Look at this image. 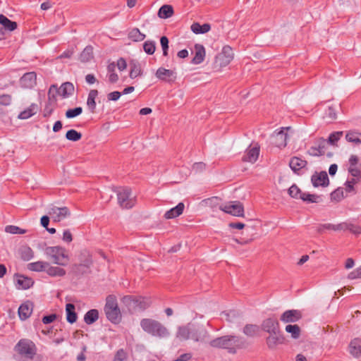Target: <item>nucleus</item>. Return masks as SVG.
Segmentation results:
<instances>
[{
	"label": "nucleus",
	"mask_w": 361,
	"mask_h": 361,
	"mask_svg": "<svg viewBox=\"0 0 361 361\" xmlns=\"http://www.w3.org/2000/svg\"><path fill=\"white\" fill-rule=\"evenodd\" d=\"M176 337L181 341L190 338V324L186 326H179Z\"/></svg>",
	"instance_id": "72a5a7b5"
},
{
	"label": "nucleus",
	"mask_w": 361,
	"mask_h": 361,
	"mask_svg": "<svg viewBox=\"0 0 361 361\" xmlns=\"http://www.w3.org/2000/svg\"><path fill=\"white\" fill-rule=\"evenodd\" d=\"M284 342V337L281 331L276 332V334H269L266 338V343L268 348L271 350L275 349L276 347Z\"/></svg>",
	"instance_id": "412c9836"
},
{
	"label": "nucleus",
	"mask_w": 361,
	"mask_h": 361,
	"mask_svg": "<svg viewBox=\"0 0 361 361\" xmlns=\"http://www.w3.org/2000/svg\"><path fill=\"white\" fill-rule=\"evenodd\" d=\"M11 102V96L9 94H1L0 95V104L4 106H8Z\"/></svg>",
	"instance_id": "338daca9"
},
{
	"label": "nucleus",
	"mask_w": 361,
	"mask_h": 361,
	"mask_svg": "<svg viewBox=\"0 0 361 361\" xmlns=\"http://www.w3.org/2000/svg\"><path fill=\"white\" fill-rule=\"evenodd\" d=\"M5 231L12 234H24L26 233V230L13 225L6 226Z\"/></svg>",
	"instance_id": "13d9d810"
},
{
	"label": "nucleus",
	"mask_w": 361,
	"mask_h": 361,
	"mask_svg": "<svg viewBox=\"0 0 361 361\" xmlns=\"http://www.w3.org/2000/svg\"><path fill=\"white\" fill-rule=\"evenodd\" d=\"M169 41L166 36L161 37L160 44H161V49L163 51V56H168V55H169V53H168L169 48Z\"/></svg>",
	"instance_id": "bf43d9fd"
},
{
	"label": "nucleus",
	"mask_w": 361,
	"mask_h": 361,
	"mask_svg": "<svg viewBox=\"0 0 361 361\" xmlns=\"http://www.w3.org/2000/svg\"><path fill=\"white\" fill-rule=\"evenodd\" d=\"M150 305V301L149 299L142 297H136L135 305L134 309L139 308L140 310H145Z\"/></svg>",
	"instance_id": "49530a36"
},
{
	"label": "nucleus",
	"mask_w": 361,
	"mask_h": 361,
	"mask_svg": "<svg viewBox=\"0 0 361 361\" xmlns=\"http://www.w3.org/2000/svg\"><path fill=\"white\" fill-rule=\"evenodd\" d=\"M99 319V311L92 309L87 311L84 316V322L90 325L94 323Z\"/></svg>",
	"instance_id": "c9c22d12"
},
{
	"label": "nucleus",
	"mask_w": 361,
	"mask_h": 361,
	"mask_svg": "<svg viewBox=\"0 0 361 361\" xmlns=\"http://www.w3.org/2000/svg\"><path fill=\"white\" fill-rule=\"evenodd\" d=\"M184 208H185L184 204L183 202H180L176 207L168 210L164 214V217L166 219H173L177 216H179L180 214H183Z\"/></svg>",
	"instance_id": "bb28decb"
},
{
	"label": "nucleus",
	"mask_w": 361,
	"mask_h": 361,
	"mask_svg": "<svg viewBox=\"0 0 361 361\" xmlns=\"http://www.w3.org/2000/svg\"><path fill=\"white\" fill-rule=\"evenodd\" d=\"M104 312L106 318L114 324H118L121 319V314L118 306L115 295H109L106 298Z\"/></svg>",
	"instance_id": "7ed1b4c3"
},
{
	"label": "nucleus",
	"mask_w": 361,
	"mask_h": 361,
	"mask_svg": "<svg viewBox=\"0 0 361 361\" xmlns=\"http://www.w3.org/2000/svg\"><path fill=\"white\" fill-rule=\"evenodd\" d=\"M98 90H91L89 92L87 99V106L88 109L92 114H94L96 112V102L95 99L98 96Z\"/></svg>",
	"instance_id": "cd10ccee"
},
{
	"label": "nucleus",
	"mask_w": 361,
	"mask_h": 361,
	"mask_svg": "<svg viewBox=\"0 0 361 361\" xmlns=\"http://www.w3.org/2000/svg\"><path fill=\"white\" fill-rule=\"evenodd\" d=\"M245 341L243 337L235 335H225L209 342V345L214 348L224 349L230 354H235L238 350L245 347Z\"/></svg>",
	"instance_id": "f257e3e1"
},
{
	"label": "nucleus",
	"mask_w": 361,
	"mask_h": 361,
	"mask_svg": "<svg viewBox=\"0 0 361 361\" xmlns=\"http://www.w3.org/2000/svg\"><path fill=\"white\" fill-rule=\"evenodd\" d=\"M345 139L349 142L355 144L361 143V133L355 130H350L345 135Z\"/></svg>",
	"instance_id": "58836bf2"
},
{
	"label": "nucleus",
	"mask_w": 361,
	"mask_h": 361,
	"mask_svg": "<svg viewBox=\"0 0 361 361\" xmlns=\"http://www.w3.org/2000/svg\"><path fill=\"white\" fill-rule=\"evenodd\" d=\"M15 276L17 277L16 288L18 289L26 290L34 284V281L31 278L18 274H16Z\"/></svg>",
	"instance_id": "b1692460"
},
{
	"label": "nucleus",
	"mask_w": 361,
	"mask_h": 361,
	"mask_svg": "<svg viewBox=\"0 0 361 361\" xmlns=\"http://www.w3.org/2000/svg\"><path fill=\"white\" fill-rule=\"evenodd\" d=\"M46 272L48 275L52 277L63 276L66 274L65 269L59 267H51L49 265L47 267Z\"/></svg>",
	"instance_id": "37998d69"
},
{
	"label": "nucleus",
	"mask_w": 361,
	"mask_h": 361,
	"mask_svg": "<svg viewBox=\"0 0 361 361\" xmlns=\"http://www.w3.org/2000/svg\"><path fill=\"white\" fill-rule=\"evenodd\" d=\"M93 58V47L87 46L80 55V61L85 63L90 61Z\"/></svg>",
	"instance_id": "a19ab883"
},
{
	"label": "nucleus",
	"mask_w": 361,
	"mask_h": 361,
	"mask_svg": "<svg viewBox=\"0 0 361 361\" xmlns=\"http://www.w3.org/2000/svg\"><path fill=\"white\" fill-rule=\"evenodd\" d=\"M173 14V8L171 5H163L158 11V16L160 18H168Z\"/></svg>",
	"instance_id": "4c0bfd02"
},
{
	"label": "nucleus",
	"mask_w": 361,
	"mask_h": 361,
	"mask_svg": "<svg viewBox=\"0 0 361 361\" xmlns=\"http://www.w3.org/2000/svg\"><path fill=\"white\" fill-rule=\"evenodd\" d=\"M334 224H319L317 228V231L318 233H323L324 232V230L334 231Z\"/></svg>",
	"instance_id": "e2e57ef3"
},
{
	"label": "nucleus",
	"mask_w": 361,
	"mask_h": 361,
	"mask_svg": "<svg viewBox=\"0 0 361 361\" xmlns=\"http://www.w3.org/2000/svg\"><path fill=\"white\" fill-rule=\"evenodd\" d=\"M208 332L203 326L190 324V338L195 341H202L207 336Z\"/></svg>",
	"instance_id": "2eb2a0df"
},
{
	"label": "nucleus",
	"mask_w": 361,
	"mask_h": 361,
	"mask_svg": "<svg viewBox=\"0 0 361 361\" xmlns=\"http://www.w3.org/2000/svg\"><path fill=\"white\" fill-rule=\"evenodd\" d=\"M234 54L232 48L228 46H224L220 53H219L214 60V68L217 71L222 67L228 66L233 59Z\"/></svg>",
	"instance_id": "39448f33"
},
{
	"label": "nucleus",
	"mask_w": 361,
	"mask_h": 361,
	"mask_svg": "<svg viewBox=\"0 0 361 361\" xmlns=\"http://www.w3.org/2000/svg\"><path fill=\"white\" fill-rule=\"evenodd\" d=\"M303 192L297 186V185H292L288 189V195L295 199H300Z\"/></svg>",
	"instance_id": "3c124183"
},
{
	"label": "nucleus",
	"mask_w": 361,
	"mask_h": 361,
	"mask_svg": "<svg viewBox=\"0 0 361 361\" xmlns=\"http://www.w3.org/2000/svg\"><path fill=\"white\" fill-rule=\"evenodd\" d=\"M307 161L298 157H293L289 161V166L291 170L297 175H302L304 172L302 169L306 168Z\"/></svg>",
	"instance_id": "dca6fc26"
},
{
	"label": "nucleus",
	"mask_w": 361,
	"mask_h": 361,
	"mask_svg": "<svg viewBox=\"0 0 361 361\" xmlns=\"http://www.w3.org/2000/svg\"><path fill=\"white\" fill-rule=\"evenodd\" d=\"M221 199L218 197H212L203 200V202L212 209L219 208Z\"/></svg>",
	"instance_id": "5fc2aeb1"
},
{
	"label": "nucleus",
	"mask_w": 361,
	"mask_h": 361,
	"mask_svg": "<svg viewBox=\"0 0 361 361\" xmlns=\"http://www.w3.org/2000/svg\"><path fill=\"white\" fill-rule=\"evenodd\" d=\"M300 200L307 203H317L320 202L321 198L320 196L315 194L303 192Z\"/></svg>",
	"instance_id": "a18cd8bd"
},
{
	"label": "nucleus",
	"mask_w": 361,
	"mask_h": 361,
	"mask_svg": "<svg viewBox=\"0 0 361 361\" xmlns=\"http://www.w3.org/2000/svg\"><path fill=\"white\" fill-rule=\"evenodd\" d=\"M357 155L352 154L349 159L348 173L355 178H361V163Z\"/></svg>",
	"instance_id": "9d476101"
},
{
	"label": "nucleus",
	"mask_w": 361,
	"mask_h": 361,
	"mask_svg": "<svg viewBox=\"0 0 361 361\" xmlns=\"http://www.w3.org/2000/svg\"><path fill=\"white\" fill-rule=\"evenodd\" d=\"M70 211L67 207H58L51 206L48 211V214L54 221H61L70 215Z\"/></svg>",
	"instance_id": "1a4fd4ad"
},
{
	"label": "nucleus",
	"mask_w": 361,
	"mask_h": 361,
	"mask_svg": "<svg viewBox=\"0 0 361 361\" xmlns=\"http://www.w3.org/2000/svg\"><path fill=\"white\" fill-rule=\"evenodd\" d=\"M342 135L343 132H334L331 133L329 136L326 143L328 142L333 145H336V142L340 140Z\"/></svg>",
	"instance_id": "052dcab7"
},
{
	"label": "nucleus",
	"mask_w": 361,
	"mask_h": 361,
	"mask_svg": "<svg viewBox=\"0 0 361 361\" xmlns=\"http://www.w3.org/2000/svg\"><path fill=\"white\" fill-rule=\"evenodd\" d=\"M37 105L32 104L27 109L21 111L18 115L20 119H27L36 114Z\"/></svg>",
	"instance_id": "79ce46f5"
},
{
	"label": "nucleus",
	"mask_w": 361,
	"mask_h": 361,
	"mask_svg": "<svg viewBox=\"0 0 361 361\" xmlns=\"http://www.w3.org/2000/svg\"><path fill=\"white\" fill-rule=\"evenodd\" d=\"M271 138L273 144L279 148L285 147L287 145L288 134L284 132L283 129L275 132Z\"/></svg>",
	"instance_id": "4be33fe9"
},
{
	"label": "nucleus",
	"mask_w": 361,
	"mask_h": 361,
	"mask_svg": "<svg viewBox=\"0 0 361 361\" xmlns=\"http://www.w3.org/2000/svg\"><path fill=\"white\" fill-rule=\"evenodd\" d=\"M20 84L23 88H32L37 84V74L35 72L25 73L20 79Z\"/></svg>",
	"instance_id": "6ab92c4d"
},
{
	"label": "nucleus",
	"mask_w": 361,
	"mask_h": 361,
	"mask_svg": "<svg viewBox=\"0 0 361 361\" xmlns=\"http://www.w3.org/2000/svg\"><path fill=\"white\" fill-rule=\"evenodd\" d=\"M259 330V326L256 324H246L243 330V332L247 336H255Z\"/></svg>",
	"instance_id": "c03bdc74"
},
{
	"label": "nucleus",
	"mask_w": 361,
	"mask_h": 361,
	"mask_svg": "<svg viewBox=\"0 0 361 361\" xmlns=\"http://www.w3.org/2000/svg\"><path fill=\"white\" fill-rule=\"evenodd\" d=\"M285 329L295 339L298 338L300 336V328L297 324H288Z\"/></svg>",
	"instance_id": "de8ad7c7"
},
{
	"label": "nucleus",
	"mask_w": 361,
	"mask_h": 361,
	"mask_svg": "<svg viewBox=\"0 0 361 361\" xmlns=\"http://www.w3.org/2000/svg\"><path fill=\"white\" fill-rule=\"evenodd\" d=\"M219 209L235 216H244V207L240 201L228 202L225 205L219 206Z\"/></svg>",
	"instance_id": "6e6552de"
},
{
	"label": "nucleus",
	"mask_w": 361,
	"mask_h": 361,
	"mask_svg": "<svg viewBox=\"0 0 361 361\" xmlns=\"http://www.w3.org/2000/svg\"><path fill=\"white\" fill-rule=\"evenodd\" d=\"M75 305L72 303H67L66 305V319L70 324H73L78 319L77 313L75 311Z\"/></svg>",
	"instance_id": "2f4dec72"
},
{
	"label": "nucleus",
	"mask_w": 361,
	"mask_h": 361,
	"mask_svg": "<svg viewBox=\"0 0 361 361\" xmlns=\"http://www.w3.org/2000/svg\"><path fill=\"white\" fill-rule=\"evenodd\" d=\"M82 112V108L80 106H78L74 109H69L66 111V117L67 118H73L80 115Z\"/></svg>",
	"instance_id": "4d7b16f0"
},
{
	"label": "nucleus",
	"mask_w": 361,
	"mask_h": 361,
	"mask_svg": "<svg viewBox=\"0 0 361 361\" xmlns=\"http://www.w3.org/2000/svg\"><path fill=\"white\" fill-rule=\"evenodd\" d=\"M59 95L63 98H68L72 96L75 91L74 85L72 82H63L60 87H58Z\"/></svg>",
	"instance_id": "393cba45"
},
{
	"label": "nucleus",
	"mask_w": 361,
	"mask_h": 361,
	"mask_svg": "<svg viewBox=\"0 0 361 361\" xmlns=\"http://www.w3.org/2000/svg\"><path fill=\"white\" fill-rule=\"evenodd\" d=\"M195 54L191 62L193 64H200L204 60L205 49L203 45L200 44H196L195 45Z\"/></svg>",
	"instance_id": "a878e982"
},
{
	"label": "nucleus",
	"mask_w": 361,
	"mask_h": 361,
	"mask_svg": "<svg viewBox=\"0 0 361 361\" xmlns=\"http://www.w3.org/2000/svg\"><path fill=\"white\" fill-rule=\"evenodd\" d=\"M92 264V258L90 256H88L83 263L73 265L72 267V271L76 276L87 274L90 272L89 269Z\"/></svg>",
	"instance_id": "aec40b11"
},
{
	"label": "nucleus",
	"mask_w": 361,
	"mask_h": 361,
	"mask_svg": "<svg viewBox=\"0 0 361 361\" xmlns=\"http://www.w3.org/2000/svg\"><path fill=\"white\" fill-rule=\"evenodd\" d=\"M348 231H349L350 233L359 235L361 233V228L357 224H353L351 223H348Z\"/></svg>",
	"instance_id": "69168bd1"
},
{
	"label": "nucleus",
	"mask_w": 361,
	"mask_h": 361,
	"mask_svg": "<svg viewBox=\"0 0 361 361\" xmlns=\"http://www.w3.org/2000/svg\"><path fill=\"white\" fill-rule=\"evenodd\" d=\"M45 254L53 259L54 263L60 266H66L69 261L66 250L61 246L47 247Z\"/></svg>",
	"instance_id": "20e7f679"
},
{
	"label": "nucleus",
	"mask_w": 361,
	"mask_h": 361,
	"mask_svg": "<svg viewBox=\"0 0 361 361\" xmlns=\"http://www.w3.org/2000/svg\"><path fill=\"white\" fill-rule=\"evenodd\" d=\"M49 267V263L46 262L38 261L32 262L27 264V269L32 271H46L47 267Z\"/></svg>",
	"instance_id": "e433bc0d"
},
{
	"label": "nucleus",
	"mask_w": 361,
	"mask_h": 361,
	"mask_svg": "<svg viewBox=\"0 0 361 361\" xmlns=\"http://www.w3.org/2000/svg\"><path fill=\"white\" fill-rule=\"evenodd\" d=\"M143 49L145 52L149 55H152L156 50V44L154 41L148 40L143 44Z\"/></svg>",
	"instance_id": "603ef678"
},
{
	"label": "nucleus",
	"mask_w": 361,
	"mask_h": 361,
	"mask_svg": "<svg viewBox=\"0 0 361 361\" xmlns=\"http://www.w3.org/2000/svg\"><path fill=\"white\" fill-rule=\"evenodd\" d=\"M302 317V312L298 310H289L285 311L280 319L284 323H294L299 321Z\"/></svg>",
	"instance_id": "f3484780"
},
{
	"label": "nucleus",
	"mask_w": 361,
	"mask_h": 361,
	"mask_svg": "<svg viewBox=\"0 0 361 361\" xmlns=\"http://www.w3.org/2000/svg\"><path fill=\"white\" fill-rule=\"evenodd\" d=\"M33 303L30 300H27L18 308V316L21 320H25L29 318L32 312Z\"/></svg>",
	"instance_id": "5701e85b"
},
{
	"label": "nucleus",
	"mask_w": 361,
	"mask_h": 361,
	"mask_svg": "<svg viewBox=\"0 0 361 361\" xmlns=\"http://www.w3.org/2000/svg\"><path fill=\"white\" fill-rule=\"evenodd\" d=\"M20 257L25 261H29L34 257V252L30 247H24L20 249Z\"/></svg>",
	"instance_id": "8fccbe9b"
},
{
	"label": "nucleus",
	"mask_w": 361,
	"mask_h": 361,
	"mask_svg": "<svg viewBox=\"0 0 361 361\" xmlns=\"http://www.w3.org/2000/svg\"><path fill=\"white\" fill-rule=\"evenodd\" d=\"M118 202L124 209H130L135 204V197H132L131 189L128 187H121L116 190Z\"/></svg>",
	"instance_id": "423d86ee"
},
{
	"label": "nucleus",
	"mask_w": 361,
	"mask_h": 361,
	"mask_svg": "<svg viewBox=\"0 0 361 361\" xmlns=\"http://www.w3.org/2000/svg\"><path fill=\"white\" fill-rule=\"evenodd\" d=\"M57 95H59V92L57 85L53 84L49 87L48 91V102L50 105H56Z\"/></svg>",
	"instance_id": "f704fd0d"
},
{
	"label": "nucleus",
	"mask_w": 361,
	"mask_h": 361,
	"mask_svg": "<svg viewBox=\"0 0 361 361\" xmlns=\"http://www.w3.org/2000/svg\"><path fill=\"white\" fill-rule=\"evenodd\" d=\"M0 24L3 26V28L9 32L15 30L18 27L16 22L11 20L3 14H0Z\"/></svg>",
	"instance_id": "7c9ffc66"
},
{
	"label": "nucleus",
	"mask_w": 361,
	"mask_h": 361,
	"mask_svg": "<svg viewBox=\"0 0 361 361\" xmlns=\"http://www.w3.org/2000/svg\"><path fill=\"white\" fill-rule=\"evenodd\" d=\"M155 75L158 79L167 82H173L176 79V73L174 71L163 67L157 70Z\"/></svg>",
	"instance_id": "f8f14e48"
},
{
	"label": "nucleus",
	"mask_w": 361,
	"mask_h": 361,
	"mask_svg": "<svg viewBox=\"0 0 361 361\" xmlns=\"http://www.w3.org/2000/svg\"><path fill=\"white\" fill-rule=\"evenodd\" d=\"M128 355L123 349H119L116 353L114 361H127Z\"/></svg>",
	"instance_id": "680f3d73"
},
{
	"label": "nucleus",
	"mask_w": 361,
	"mask_h": 361,
	"mask_svg": "<svg viewBox=\"0 0 361 361\" xmlns=\"http://www.w3.org/2000/svg\"><path fill=\"white\" fill-rule=\"evenodd\" d=\"M140 326L145 333L154 337L163 338L169 336L168 329L161 322L153 319H141Z\"/></svg>",
	"instance_id": "f03ea898"
},
{
	"label": "nucleus",
	"mask_w": 361,
	"mask_h": 361,
	"mask_svg": "<svg viewBox=\"0 0 361 361\" xmlns=\"http://www.w3.org/2000/svg\"><path fill=\"white\" fill-rule=\"evenodd\" d=\"M66 138L70 141L77 142L82 138V134L74 129H71L66 132Z\"/></svg>",
	"instance_id": "09e8293b"
},
{
	"label": "nucleus",
	"mask_w": 361,
	"mask_h": 361,
	"mask_svg": "<svg viewBox=\"0 0 361 361\" xmlns=\"http://www.w3.org/2000/svg\"><path fill=\"white\" fill-rule=\"evenodd\" d=\"M190 29L195 34H204L210 30L211 25L209 23L200 25L199 23H193L191 25Z\"/></svg>",
	"instance_id": "473e14b6"
},
{
	"label": "nucleus",
	"mask_w": 361,
	"mask_h": 361,
	"mask_svg": "<svg viewBox=\"0 0 361 361\" xmlns=\"http://www.w3.org/2000/svg\"><path fill=\"white\" fill-rule=\"evenodd\" d=\"M146 35L142 33L137 27L133 28L128 33V38L134 42H141L145 39Z\"/></svg>",
	"instance_id": "ea45409f"
},
{
	"label": "nucleus",
	"mask_w": 361,
	"mask_h": 361,
	"mask_svg": "<svg viewBox=\"0 0 361 361\" xmlns=\"http://www.w3.org/2000/svg\"><path fill=\"white\" fill-rule=\"evenodd\" d=\"M311 182L314 187H326L329 184V179L327 173L322 171L319 173L315 172L311 177Z\"/></svg>",
	"instance_id": "9b49d317"
},
{
	"label": "nucleus",
	"mask_w": 361,
	"mask_h": 361,
	"mask_svg": "<svg viewBox=\"0 0 361 361\" xmlns=\"http://www.w3.org/2000/svg\"><path fill=\"white\" fill-rule=\"evenodd\" d=\"M330 196L332 201L340 202L344 197L343 188H338L331 193Z\"/></svg>",
	"instance_id": "864d4df0"
},
{
	"label": "nucleus",
	"mask_w": 361,
	"mask_h": 361,
	"mask_svg": "<svg viewBox=\"0 0 361 361\" xmlns=\"http://www.w3.org/2000/svg\"><path fill=\"white\" fill-rule=\"evenodd\" d=\"M349 350L355 357H360L361 356V339L355 338L351 341L349 345Z\"/></svg>",
	"instance_id": "c85d7f7f"
},
{
	"label": "nucleus",
	"mask_w": 361,
	"mask_h": 361,
	"mask_svg": "<svg viewBox=\"0 0 361 361\" xmlns=\"http://www.w3.org/2000/svg\"><path fill=\"white\" fill-rule=\"evenodd\" d=\"M135 296L125 295L122 298L121 301L128 308L134 309V305H135Z\"/></svg>",
	"instance_id": "6e6d98bb"
},
{
	"label": "nucleus",
	"mask_w": 361,
	"mask_h": 361,
	"mask_svg": "<svg viewBox=\"0 0 361 361\" xmlns=\"http://www.w3.org/2000/svg\"><path fill=\"white\" fill-rule=\"evenodd\" d=\"M348 278L349 279H361V266L355 270L348 274Z\"/></svg>",
	"instance_id": "774afa93"
},
{
	"label": "nucleus",
	"mask_w": 361,
	"mask_h": 361,
	"mask_svg": "<svg viewBox=\"0 0 361 361\" xmlns=\"http://www.w3.org/2000/svg\"><path fill=\"white\" fill-rule=\"evenodd\" d=\"M262 329L269 334H276L281 331L279 323L276 318L269 317L264 319L261 325Z\"/></svg>",
	"instance_id": "4468645a"
},
{
	"label": "nucleus",
	"mask_w": 361,
	"mask_h": 361,
	"mask_svg": "<svg viewBox=\"0 0 361 361\" xmlns=\"http://www.w3.org/2000/svg\"><path fill=\"white\" fill-rule=\"evenodd\" d=\"M259 145L257 143L253 147L251 145L245 150V154L242 157L243 162L255 163L259 154Z\"/></svg>",
	"instance_id": "ddd939ff"
},
{
	"label": "nucleus",
	"mask_w": 361,
	"mask_h": 361,
	"mask_svg": "<svg viewBox=\"0 0 361 361\" xmlns=\"http://www.w3.org/2000/svg\"><path fill=\"white\" fill-rule=\"evenodd\" d=\"M129 66L130 68L129 76L130 78L133 79L142 75L141 66L137 60H131L129 63Z\"/></svg>",
	"instance_id": "c756f323"
},
{
	"label": "nucleus",
	"mask_w": 361,
	"mask_h": 361,
	"mask_svg": "<svg viewBox=\"0 0 361 361\" xmlns=\"http://www.w3.org/2000/svg\"><path fill=\"white\" fill-rule=\"evenodd\" d=\"M16 350L22 356L27 358H33L36 354L35 343L28 339H20L16 344Z\"/></svg>",
	"instance_id": "0eeeda50"
},
{
	"label": "nucleus",
	"mask_w": 361,
	"mask_h": 361,
	"mask_svg": "<svg viewBox=\"0 0 361 361\" xmlns=\"http://www.w3.org/2000/svg\"><path fill=\"white\" fill-rule=\"evenodd\" d=\"M358 181V179L357 178H352L351 180H347L345 182V191L347 192H351L353 191H354V185L356 184Z\"/></svg>",
	"instance_id": "0e129e2a"
},
{
	"label": "nucleus",
	"mask_w": 361,
	"mask_h": 361,
	"mask_svg": "<svg viewBox=\"0 0 361 361\" xmlns=\"http://www.w3.org/2000/svg\"><path fill=\"white\" fill-rule=\"evenodd\" d=\"M326 147V141L323 137H321L315 143V145L312 146L307 150V154L312 157L322 156L325 153Z\"/></svg>",
	"instance_id": "a211bd4d"
}]
</instances>
